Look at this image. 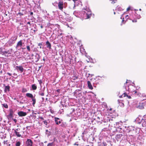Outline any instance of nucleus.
Instances as JSON below:
<instances>
[{"label":"nucleus","mask_w":146,"mask_h":146,"mask_svg":"<svg viewBox=\"0 0 146 146\" xmlns=\"http://www.w3.org/2000/svg\"><path fill=\"white\" fill-rule=\"evenodd\" d=\"M112 123H112L111 125H113L114 127L115 128V131L119 133L121 132V130H123L124 131V128H123V125L122 126L123 123L121 121L115 122L113 120Z\"/></svg>","instance_id":"nucleus-1"},{"label":"nucleus","mask_w":146,"mask_h":146,"mask_svg":"<svg viewBox=\"0 0 146 146\" xmlns=\"http://www.w3.org/2000/svg\"><path fill=\"white\" fill-rule=\"evenodd\" d=\"M124 128V131L127 133L131 132L134 134L136 133V129L135 127L132 126H127L126 125H123V128Z\"/></svg>","instance_id":"nucleus-2"},{"label":"nucleus","mask_w":146,"mask_h":146,"mask_svg":"<svg viewBox=\"0 0 146 146\" xmlns=\"http://www.w3.org/2000/svg\"><path fill=\"white\" fill-rule=\"evenodd\" d=\"M118 96L119 98H121L123 97H126L127 100L126 101V102L125 103V104H127V105H129V100H128L127 99H131V97L130 96H128L125 93H123L122 95H120V93L119 92V94L118 95Z\"/></svg>","instance_id":"nucleus-3"},{"label":"nucleus","mask_w":146,"mask_h":146,"mask_svg":"<svg viewBox=\"0 0 146 146\" xmlns=\"http://www.w3.org/2000/svg\"><path fill=\"white\" fill-rule=\"evenodd\" d=\"M113 121V118L111 119H104L102 120L101 123L103 125H108V122H110L111 124L109 123L108 125L107 126H109L110 125H111L112 123H113L112 121Z\"/></svg>","instance_id":"nucleus-4"},{"label":"nucleus","mask_w":146,"mask_h":146,"mask_svg":"<svg viewBox=\"0 0 146 146\" xmlns=\"http://www.w3.org/2000/svg\"><path fill=\"white\" fill-rule=\"evenodd\" d=\"M17 39V36H12L8 42L9 46H11L15 43V41Z\"/></svg>","instance_id":"nucleus-5"},{"label":"nucleus","mask_w":146,"mask_h":146,"mask_svg":"<svg viewBox=\"0 0 146 146\" xmlns=\"http://www.w3.org/2000/svg\"><path fill=\"white\" fill-rule=\"evenodd\" d=\"M124 134L123 133H118L117 134L115 137V139L118 141L120 140H123V137H124Z\"/></svg>","instance_id":"nucleus-6"},{"label":"nucleus","mask_w":146,"mask_h":146,"mask_svg":"<svg viewBox=\"0 0 146 146\" xmlns=\"http://www.w3.org/2000/svg\"><path fill=\"white\" fill-rule=\"evenodd\" d=\"M134 94L135 96L140 97L141 98L143 97L144 98H146V95L143 93H142V92H134Z\"/></svg>","instance_id":"nucleus-7"},{"label":"nucleus","mask_w":146,"mask_h":146,"mask_svg":"<svg viewBox=\"0 0 146 146\" xmlns=\"http://www.w3.org/2000/svg\"><path fill=\"white\" fill-rule=\"evenodd\" d=\"M141 122L143 127L146 128V115L143 116L142 119L141 120Z\"/></svg>","instance_id":"nucleus-8"},{"label":"nucleus","mask_w":146,"mask_h":146,"mask_svg":"<svg viewBox=\"0 0 146 146\" xmlns=\"http://www.w3.org/2000/svg\"><path fill=\"white\" fill-rule=\"evenodd\" d=\"M32 59H33L36 62H37L40 59L39 55L37 53L36 54L35 57H34V55L33 54L32 55Z\"/></svg>","instance_id":"nucleus-9"},{"label":"nucleus","mask_w":146,"mask_h":146,"mask_svg":"<svg viewBox=\"0 0 146 146\" xmlns=\"http://www.w3.org/2000/svg\"><path fill=\"white\" fill-rule=\"evenodd\" d=\"M58 9L62 11L64 7L63 2L61 0H60L58 3Z\"/></svg>","instance_id":"nucleus-10"},{"label":"nucleus","mask_w":146,"mask_h":146,"mask_svg":"<svg viewBox=\"0 0 146 146\" xmlns=\"http://www.w3.org/2000/svg\"><path fill=\"white\" fill-rule=\"evenodd\" d=\"M33 144V142L31 139H27L26 142V146H32Z\"/></svg>","instance_id":"nucleus-11"},{"label":"nucleus","mask_w":146,"mask_h":146,"mask_svg":"<svg viewBox=\"0 0 146 146\" xmlns=\"http://www.w3.org/2000/svg\"><path fill=\"white\" fill-rule=\"evenodd\" d=\"M84 15V18L85 19H87L90 17L91 16L92 14L90 12H88L87 13L85 12Z\"/></svg>","instance_id":"nucleus-12"},{"label":"nucleus","mask_w":146,"mask_h":146,"mask_svg":"<svg viewBox=\"0 0 146 146\" xmlns=\"http://www.w3.org/2000/svg\"><path fill=\"white\" fill-rule=\"evenodd\" d=\"M14 112L12 109H10L9 110V113L8 116V119L9 118L13 119V114Z\"/></svg>","instance_id":"nucleus-13"},{"label":"nucleus","mask_w":146,"mask_h":146,"mask_svg":"<svg viewBox=\"0 0 146 146\" xmlns=\"http://www.w3.org/2000/svg\"><path fill=\"white\" fill-rule=\"evenodd\" d=\"M135 137L132 135H129L127 137L129 142H133L134 140Z\"/></svg>","instance_id":"nucleus-14"},{"label":"nucleus","mask_w":146,"mask_h":146,"mask_svg":"<svg viewBox=\"0 0 146 146\" xmlns=\"http://www.w3.org/2000/svg\"><path fill=\"white\" fill-rule=\"evenodd\" d=\"M18 114L20 117H23L25 116L27 114V113L22 111H20L18 112Z\"/></svg>","instance_id":"nucleus-15"},{"label":"nucleus","mask_w":146,"mask_h":146,"mask_svg":"<svg viewBox=\"0 0 146 146\" xmlns=\"http://www.w3.org/2000/svg\"><path fill=\"white\" fill-rule=\"evenodd\" d=\"M62 120L60 119L58 117L54 118V121L56 125H59L60 124Z\"/></svg>","instance_id":"nucleus-16"},{"label":"nucleus","mask_w":146,"mask_h":146,"mask_svg":"<svg viewBox=\"0 0 146 146\" xmlns=\"http://www.w3.org/2000/svg\"><path fill=\"white\" fill-rule=\"evenodd\" d=\"M15 68L17 70H19L21 72H23L24 70V69L23 67L22 66H16Z\"/></svg>","instance_id":"nucleus-17"},{"label":"nucleus","mask_w":146,"mask_h":146,"mask_svg":"<svg viewBox=\"0 0 146 146\" xmlns=\"http://www.w3.org/2000/svg\"><path fill=\"white\" fill-rule=\"evenodd\" d=\"M22 40H21L17 42L16 45V48H17L19 46L21 47L22 46Z\"/></svg>","instance_id":"nucleus-18"},{"label":"nucleus","mask_w":146,"mask_h":146,"mask_svg":"<svg viewBox=\"0 0 146 146\" xmlns=\"http://www.w3.org/2000/svg\"><path fill=\"white\" fill-rule=\"evenodd\" d=\"M117 102L118 104H119V105L122 107H123L124 106V104L122 101L121 100H118Z\"/></svg>","instance_id":"nucleus-19"},{"label":"nucleus","mask_w":146,"mask_h":146,"mask_svg":"<svg viewBox=\"0 0 146 146\" xmlns=\"http://www.w3.org/2000/svg\"><path fill=\"white\" fill-rule=\"evenodd\" d=\"M46 44L47 48H49V49H50L51 48V44L48 41H47L46 42Z\"/></svg>","instance_id":"nucleus-20"},{"label":"nucleus","mask_w":146,"mask_h":146,"mask_svg":"<svg viewBox=\"0 0 146 146\" xmlns=\"http://www.w3.org/2000/svg\"><path fill=\"white\" fill-rule=\"evenodd\" d=\"M4 86L5 87V91H9L10 88L9 86V85L5 86V84H4Z\"/></svg>","instance_id":"nucleus-21"},{"label":"nucleus","mask_w":146,"mask_h":146,"mask_svg":"<svg viewBox=\"0 0 146 146\" xmlns=\"http://www.w3.org/2000/svg\"><path fill=\"white\" fill-rule=\"evenodd\" d=\"M87 84L88 85V86L89 88L91 90H92L93 88V87L92 85V84L89 81H88L87 82Z\"/></svg>","instance_id":"nucleus-22"},{"label":"nucleus","mask_w":146,"mask_h":146,"mask_svg":"<svg viewBox=\"0 0 146 146\" xmlns=\"http://www.w3.org/2000/svg\"><path fill=\"white\" fill-rule=\"evenodd\" d=\"M49 122V120H48V121L44 120L43 121L45 125V127H49V126L48 124Z\"/></svg>","instance_id":"nucleus-23"},{"label":"nucleus","mask_w":146,"mask_h":146,"mask_svg":"<svg viewBox=\"0 0 146 146\" xmlns=\"http://www.w3.org/2000/svg\"><path fill=\"white\" fill-rule=\"evenodd\" d=\"M79 92H74V95L76 96H79L80 97L82 95L81 93H79Z\"/></svg>","instance_id":"nucleus-24"},{"label":"nucleus","mask_w":146,"mask_h":146,"mask_svg":"<svg viewBox=\"0 0 146 146\" xmlns=\"http://www.w3.org/2000/svg\"><path fill=\"white\" fill-rule=\"evenodd\" d=\"M14 133L15 135L18 137H20L21 136V135L20 134L19 132L16 131V130H14Z\"/></svg>","instance_id":"nucleus-25"},{"label":"nucleus","mask_w":146,"mask_h":146,"mask_svg":"<svg viewBox=\"0 0 146 146\" xmlns=\"http://www.w3.org/2000/svg\"><path fill=\"white\" fill-rule=\"evenodd\" d=\"M26 95L27 97L30 98H31V99L33 98V95L32 94L30 93H27L26 94Z\"/></svg>","instance_id":"nucleus-26"},{"label":"nucleus","mask_w":146,"mask_h":146,"mask_svg":"<svg viewBox=\"0 0 146 146\" xmlns=\"http://www.w3.org/2000/svg\"><path fill=\"white\" fill-rule=\"evenodd\" d=\"M86 131H84V132L82 133V138H85V135H86Z\"/></svg>","instance_id":"nucleus-27"},{"label":"nucleus","mask_w":146,"mask_h":146,"mask_svg":"<svg viewBox=\"0 0 146 146\" xmlns=\"http://www.w3.org/2000/svg\"><path fill=\"white\" fill-rule=\"evenodd\" d=\"M139 105L137 106V108H138L139 109H142L143 108V106L142 105V104L141 103H139Z\"/></svg>","instance_id":"nucleus-28"},{"label":"nucleus","mask_w":146,"mask_h":146,"mask_svg":"<svg viewBox=\"0 0 146 146\" xmlns=\"http://www.w3.org/2000/svg\"><path fill=\"white\" fill-rule=\"evenodd\" d=\"M32 88L33 90H35L36 89L37 87L35 84H33L32 86Z\"/></svg>","instance_id":"nucleus-29"},{"label":"nucleus","mask_w":146,"mask_h":146,"mask_svg":"<svg viewBox=\"0 0 146 146\" xmlns=\"http://www.w3.org/2000/svg\"><path fill=\"white\" fill-rule=\"evenodd\" d=\"M46 134L47 135V136H49L50 135V131H48L47 129L46 130Z\"/></svg>","instance_id":"nucleus-30"},{"label":"nucleus","mask_w":146,"mask_h":146,"mask_svg":"<svg viewBox=\"0 0 146 146\" xmlns=\"http://www.w3.org/2000/svg\"><path fill=\"white\" fill-rule=\"evenodd\" d=\"M32 101L33 102L32 104L34 106L36 103V99L34 98H32Z\"/></svg>","instance_id":"nucleus-31"},{"label":"nucleus","mask_w":146,"mask_h":146,"mask_svg":"<svg viewBox=\"0 0 146 146\" xmlns=\"http://www.w3.org/2000/svg\"><path fill=\"white\" fill-rule=\"evenodd\" d=\"M2 105L3 107L5 108H8V106L7 104L4 103Z\"/></svg>","instance_id":"nucleus-32"},{"label":"nucleus","mask_w":146,"mask_h":146,"mask_svg":"<svg viewBox=\"0 0 146 146\" xmlns=\"http://www.w3.org/2000/svg\"><path fill=\"white\" fill-rule=\"evenodd\" d=\"M99 79H97L95 80V81L93 82V84H99Z\"/></svg>","instance_id":"nucleus-33"},{"label":"nucleus","mask_w":146,"mask_h":146,"mask_svg":"<svg viewBox=\"0 0 146 146\" xmlns=\"http://www.w3.org/2000/svg\"><path fill=\"white\" fill-rule=\"evenodd\" d=\"M21 145V143L20 141H17L16 143L15 146H20Z\"/></svg>","instance_id":"nucleus-34"},{"label":"nucleus","mask_w":146,"mask_h":146,"mask_svg":"<svg viewBox=\"0 0 146 146\" xmlns=\"http://www.w3.org/2000/svg\"><path fill=\"white\" fill-rule=\"evenodd\" d=\"M26 48H27L28 51H29V52L30 51L31 48H30V47L28 45V46H27Z\"/></svg>","instance_id":"nucleus-35"},{"label":"nucleus","mask_w":146,"mask_h":146,"mask_svg":"<svg viewBox=\"0 0 146 146\" xmlns=\"http://www.w3.org/2000/svg\"><path fill=\"white\" fill-rule=\"evenodd\" d=\"M38 45L40 46V48L41 49L42 48V44L41 43H38Z\"/></svg>","instance_id":"nucleus-36"},{"label":"nucleus","mask_w":146,"mask_h":146,"mask_svg":"<svg viewBox=\"0 0 146 146\" xmlns=\"http://www.w3.org/2000/svg\"><path fill=\"white\" fill-rule=\"evenodd\" d=\"M64 111V110L63 109H61V110H60L59 112L60 114H61L62 112H63Z\"/></svg>","instance_id":"nucleus-37"},{"label":"nucleus","mask_w":146,"mask_h":146,"mask_svg":"<svg viewBox=\"0 0 146 146\" xmlns=\"http://www.w3.org/2000/svg\"><path fill=\"white\" fill-rule=\"evenodd\" d=\"M18 14L20 16H22L24 15V13L20 11L19 13Z\"/></svg>","instance_id":"nucleus-38"},{"label":"nucleus","mask_w":146,"mask_h":146,"mask_svg":"<svg viewBox=\"0 0 146 146\" xmlns=\"http://www.w3.org/2000/svg\"><path fill=\"white\" fill-rule=\"evenodd\" d=\"M108 129L107 128H104L103 129H102V131H108Z\"/></svg>","instance_id":"nucleus-39"},{"label":"nucleus","mask_w":146,"mask_h":146,"mask_svg":"<svg viewBox=\"0 0 146 146\" xmlns=\"http://www.w3.org/2000/svg\"><path fill=\"white\" fill-rule=\"evenodd\" d=\"M38 82H39V84L40 86H41V84H42V80H38Z\"/></svg>","instance_id":"nucleus-40"},{"label":"nucleus","mask_w":146,"mask_h":146,"mask_svg":"<svg viewBox=\"0 0 146 146\" xmlns=\"http://www.w3.org/2000/svg\"><path fill=\"white\" fill-rule=\"evenodd\" d=\"M125 89L126 91H130V90L129 89L128 86H127L126 88H125Z\"/></svg>","instance_id":"nucleus-41"},{"label":"nucleus","mask_w":146,"mask_h":146,"mask_svg":"<svg viewBox=\"0 0 146 146\" xmlns=\"http://www.w3.org/2000/svg\"><path fill=\"white\" fill-rule=\"evenodd\" d=\"M39 94L42 96H43L44 95V93H40L39 92Z\"/></svg>","instance_id":"nucleus-42"},{"label":"nucleus","mask_w":146,"mask_h":146,"mask_svg":"<svg viewBox=\"0 0 146 146\" xmlns=\"http://www.w3.org/2000/svg\"><path fill=\"white\" fill-rule=\"evenodd\" d=\"M13 121L15 122V123H16L17 122V120L15 119H13Z\"/></svg>","instance_id":"nucleus-43"},{"label":"nucleus","mask_w":146,"mask_h":146,"mask_svg":"<svg viewBox=\"0 0 146 146\" xmlns=\"http://www.w3.org/2000/svg\"><path fill=\"white\" fill-rule=\"evenodd\" d=\"M116 1H112L111 3L113 4L116 2Z\"/></svg>","instance_id":"nucleus-44"},{"label":"nucleus","mask_w":146,"mask_h":146,"mask_svg":"<svg viewBox=\"0 0 146 146\" xmlns=\"http://www.w3.org/2000/svg\"><path fill=\"white\" fill-rule=\"evenodd\" d=\"M132 21L133 22H136L137 21L136 19H134L133 20H132Z\"/></svg>","instance_id":"nucleus-45"},{"label":"nucleus","mask_w":146,"mask_h":146,"mask_svg":"<svg viewBox=\"0 0 146 146\" xmlns=\"http://www.w3.org/2000/svg\"><path fill=\"white\" fill-rule=\"evenodd\" d=\"M7 74L9 75V76H11V73L9 72H7Z\"/></svg>","instance_id":"nucleus-46"},{"label":"nucleus","mask_w":146,"mask_h":146,"mask_svg":"<svg viewBox=\"0 0 146 146\" xmlns=\"http://www.w3.org/2000/svg\"><path fill=\"white\" fill-rule=\"evenodd\" d=\"M7 142V141H4V142H3V143L4 144V145H5V143H6V142Z\"/></svg>","instance_id":"nucleus-47"},{"label":"nucleus","mask_w":146,"mask_h":146,"mask_svg":"<svg viewBox=\"0 0 146 146\" xmlns=\"http://www.w3.org/2000/svg\"><path fill=\"white\" fill-rule=\"evenodd\" d=\"M140 17V15H139L138 16H137V18H138V19H139Z\"/></svg>","instance_id":"nucleus-48"},{"label":"nucleus","mask_w":146,"mask_h":146,"mask_svg":"<svg viewBox=\"0 0 146 146\" xmlns=\"http://www.w3.org/2000/svg\"><path fill=\"white\" fill-rule=\"evenodd\" d=\"M128 15H126V17H125V18L127 19H128Z\"/></svg>","instance_id":"nucleus-49"},{"label":"nucleus","mask_w":146,"mask_h":146,"mask_svg":"<svg viewBox=\"0 0 146 146\" xmlns=\"http://www.w3.org/2000/svg\"><path fill=\"white\" fill-rule=\"evenodd\" d=\"M73 1L74 2V3H75L76 1H77L78 0H73Z\"/></svg>","instance_id":"nucleus-50"},{"label":"nucleus","mask_w":146,"mask_h":146,"mask_svg":"<svg viewBox=\"0 0 146 146\" xmlns=\"http://www.w3.org/2000/svg\"><path fill=\"white\" fill-rule=\"evenodd\" d=\"M103 144L104 145V146H106L107 144L106 143H103Z\"/></svg>","instance_id":"nucleus-51"},{"label":"nucleus","mask_w":146,"mask_h":146,"mask_svg":"<svg viewBox=\"0 0 146 146\" xmlns=\"http://www.w3.org/2000/svg\"><path fill=\"white\" fill-rule=\"evenodd\" d=\"M130 9V8L129 7H128L127 9V11H128Z\"/></svg>","instance_id":"nucleus-52"},{"label":"nucleus","mask_w":146,"mask_h":146,"mask_svg":"<svg viewBox=\"0 0 146 146\" xmlns=\"http://www.w3.org/2000/svg\"><path fill=\"white\" fill-rule=\"evenodd\" d=\"M27 23L28 24H29L30 25H31V23L30 22H27Z\"/></svg>","instance_id":"nucleus-53"},{"label":"nucleus","mask_w":146,"mask_h":146,"mask_svg":"<svg viewBox=\"0 0 146 146\" xmlns=\"http://www.w3.org/2000/svg\"><path fill=\"white\" fill-rule=\"evenodd\" d=\"M51 145V143H49L48 144L47 146H49V145Z\"/></svg>","instance_id":"nucleus-54"},{"label":"nucleus","mask_w":146,"mask_h":146,"mask_svg":"<svg viewBox=\"0 0 146 146\" xmlns=\"http://www.w3.org/2000/svg\"><path fill=\"white\" fill-rule=\"evenodd\" d=\"M40 119H42V120H43V119H44V118H43V117H40Z\"/></svg>","instance_id":"nucleus-55"},{"label":"nucleus","mask_w":146,"mask_h":146,"mask_svg":"<svg viewBox=\"0 0 146 146\" xmlns=\"http://www.w3.org/2000/svg\"><path fill=\"white\" fill-rule=\"evenodd\" d=\"M30 127L29 126H27L26 127L27 129H28L29 127Z\"/></svg>","instance_id":"nucleus-56"},{"label":"nucleus","mask_w":146,"mask_h":146,"mask_svg":"<svg viewBox=\"0 0 146 146\" xmlns=\"http://www.w3.org/2000/svg\"><path fill=\"white\" fill-rule=\"evenodd\" d=\"M40 28H41V29H42L43 28V26H42V25H41V26H40Z\"/></svg>","instance_id":"nucleus-57"},{"label":"nucleus","mask_w":146,"mask_h":146,"mask_svg":"<svg viewBox=\"0 0 146 146\" xmlns=\"http://www.w3.org/2000/svg\"><path fill=\"white\" fill-rule=\"evenodd\" d=\"M74 145H78V144H76V143H75L74 144Z\"/></svg>","instance_id":"nucleus-58"},{"label":"nucleus","mask_w":146,"mask_h":146,"mask_svg":"<svg viewBox=\"0 0 146 146\" xmlns=\"http://www.w3.org/2000/svg\"><path fill=\"white\" fill-rule=\"evenodd\" d=\"M33 12H31V15H33Z\"/></svg>","instance_id":"nucleus-59"},{"label":"nucleus","mask_w":146,"mask_h":146,"mask_svg":"<svg viewBox=\"0 0 146 146\" xmlns=\"http://www.w3.org/2000/svg\"><path fill=\"white\" fill-rule=\"evenodd\" d=\"M123 19H124V18H123V20H122V23L124 21V20Z\"/></svg>","instance_id":"nucleus-60"},{"label":"nucleus","mask_w":146,"mask_h":146,"mask_svg":"<svg viewBox=\"0 0 146 146\" xmlns=\"http://www.w3.org/2000/svg\"><path fill=\"white\" fill-rule=\"evenodd\" d=\"M19 128H18V129H16L15 130H16V131H18V130H19Z\"/></svg>","instance_id":"nucleus-61"},{"label":"nucleus","mask_w":146,"mask_h":146,"mask_svg":"<svg viewBox=\"0 0 146 146\" xmlns=\"http://www.w3.org/2000/svg\"><path fill=\"white\" fill-rule=\"evenodd\" d=\"M42 99L43 100H44V98L42 97Z\"/></svg>","instance_id":"nucleus-62"},{"label":"nucleus","mask_w":146,"mask_h":146,"mask_svg":"<svg viewBox=\"0 0 146 146\" xmlns=\"http://www.w3.org/2000/svg\"><path fill=\"white\" fill-rule=\"evenodd\" d=\"M71 111H74V110H72V109H71Z\"/></svg>","instance_id":"nucleus-63"},{"label":"nucleus","mask_w":146,"mask_h":146,"mask_svg":"<svg viewBox=\"0 0 146 146\" xmlns=\"http://www.w3.org/2000/svg\"><path fill=\"white\" fill-rule=\"evenodd\" d=\"M139 10L140 11H141V9H139Z\"/></svg>","instance_id":"nucleus-64"}]
</instances>
